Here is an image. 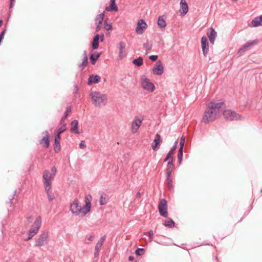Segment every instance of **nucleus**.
<instances>
[{
  "instance_id": "obj_1",
  "label": "nucleus",
  "mask_w": 262,
  "mask_h": 262,
  "mask_svg": "<svg viewBox=\"0 0 262 262\" xmlns=\"http://www.w3.org/2000/svg\"><path fill=\"white\" fill-rule=\"evenodd\" d=\"M226 108V105L224 101L219 102L210 101L204 113L202 121L205 124H208L214 121L219 115L220 111Z\"/></svg>"
},
{
  "instance_id": "obj_2",
  "label": "nucleus",
  "mask_w": 262,
  "mask_h": 262,
  "mask_svg": "<svg viewBox=\"0 0 262 262\" xmlns=\"http://www.w3.org/2000/svg\"><path fill=\"white\" fill-rule=\"evenodd\" d=\"M92 196L90 194L86 195L85 198V204L82 207L80 202L77 199H75L70 204V210L75 215L83 217L85 216L91 210L92 205L91 200Z\"/></svg>"
},
{
  "instance_id": "obj_3",
  "label": "nucleus",
  "mask_w": 262,
  "mask_h": 262,
  "mask_svg": "<svg viewBox=\"0 0 262 262\" xmlns=\"http://www.w3.org/2000/svg\"><path fill=\"white\" fill-rule=\"evenodd\" d=\"M51 171V173H50L49 170H45L42 176L43 186L49 201H52L55 199L54 194L50 191V190L52 187L51 181L54 179L57 173L56 167L54 166H52Z\"/></svg>"
},
{
  "instance_id": "obj_4",
  "label": "nucleus",
  "mask_w": 262,
  "mask_h": 262,
  "mask_svg": "<svg viewBox=\"0 0 262 262\" xmlns=\"http://www.w3.org/2000/svg\"><path fill=\"white\" fill-rule=\"evenodd\" d=\"M90 95L95 106L99 107L101 105H104L106 103L107 98L105 95L94 91L92 92Z\"/></svg>"
},
{
  "instance_id": "obj_5",
  "label": "nucleus",
  "mask_w": 262,
  "mask_h": 262,
  "mask_svg": "<svg viewBox=\"0 0 262 262\" xmlns=\"http://www.w3.org/2000/svg\"><path fill=\"white\" fill-rule=\"evenodd\" d=\"M223 114L225 119L227 121H239L244 119V117L240 114L237 113L235 111L231 109H224Z\"/></svg>"
},
{
  "instance_id": "obj_6",
  "label": "nucleus",
  "mask_w": 262,
  "mask_h": 262,
  "mask_svg": "<svg viewBox=\"0 0 262 262\" xmlns=\"http://www.w3.org/2000/svg\"><path fill=\"white\" fill-rule=\"evenodd\" d=\"M50 240L49 232L48 230L42 231L36 239L35 247H41L47 245Z\"/></svg>"
},
{
  "instance_id": "obj_7",
  "label": "nucleus",
  "mask_w": 262,
  "mask_h": 262,
  "mask_svg": "<svg viewBox=\"0 0 262 262\" xmlns=\"http://www.w3.org/2000/svg\"><path fill=\"white\" fill-rule=\"evenodd\" d=\"M141 84L142 88L148 92H152L155 89V85L145 76L142 77Z\"/></svg>"
},
{
  "instance_id": "obj_8",
  "label": "nucleus",
  "mask_w": 262,
  "mask_h": 262,
  "mask_svg": "<svg viewBox=\"0 0 262 262\" xmlns=\"http://www.w3.org/2000/svg\"><path fill=\"white\" fill-rule=\"evenodd\" d=\"M167 202L165 199L160 200L158 204V210L161 216L166 217L168 216Z\"/></svg>"
},
{
  "instance_id": "obj_9",
  "label": "nucleus",
  "mask_w": 262,
  "mask_h": 262,
  "mask_svg": "<svg viewBox=\"0 0 262 262\" xmlns=\"http://www.w3.org/2000/svg\"><path fill=\"white\" fill-rule=\"evenodd\" d=\"M104 39V34H96L93 39L92 42V47L93 50H96L99 47V42H103Z\"/></svg>"
},
{
  "instance_id": "obj_10",
  "label": "nucleus",
  "mask_w": 262,
  "mask_h": 262,
  "mask_svg": "<svg viewBox=\"0 0 262 262\" xmlns=\"http://www.w3.org/2000/svg\"><path fill=\"white\" fill-rule=\"evenodd\" d=\"M143 119H141L138 116L135 117L132 123V131L133 133H136L141 126Z\"/></svg>"
},
{
  "instance_id": "obj_11",
  "label": "nucleus",
  "mask_w": 262,
  "mask_h": 262,
  "mask_svg": "<svg viewBox=\"0 0 262 262\" xmlns=\"http://www.w3.org/2000/svg\"><path fill=\"white\" fill-rule=\"evenodd\" d=\"M201 47L203 55L206 57L209 51V43L207 37L205 36L201 38Z\"/></svg>"
},
{
  "instance_id": "obj_12",
  "label": "nucleus",
  "mask_w": 262,
  "mask_h": 262,
  "mask_svg": "<svg viewBox=\"0 0 262 262\" xmlns=\"http://www.w3.org/2000/svg\"><path fill=\"white\" fill-rule=\"evenodd\" d=\"M164 72V67L161 60H158L152 69V73L155 75H161Z\"/></svg>"
},
{
  "instance_id": "obj_13",
  "label": "nucleus",
  "mask_w": 262,
  "mask_h": 262,
  "mask_svg": "<svg viewBox=\"0 0 262 262\" xmlns=\"http://www.w3.org/2000/svg\"><path fill=\"white\" fill-rule=\"evenodd\" d=\"M147 27V24L143 19H140L137 23L136 31L137 34H141L144 32V29Z\"/></svg>"
},
{
  "instance_id": "obj_14",
  "label": "nucleus",
  "mask_w": 262,
  "mask_h": 262,
  "mask_svg": "<svg viewBox=\"0 0 262 262\" xmlns=\"http://www.w3.org/2000/svg\"><path fill=\"white\" fill-rule=\"evenodd\" d=\"M43 134L45 136L39 140V142L40 145H42L43 147L48 148L49 147L50 141H49V133L48 131L45 130Z\"/></svg>"
},
{
  "instance_id": "obj_15",
  "label": "nucleus",
  "mask_w": 262,
  "mask_h": 262,
  "mask_svg": "<svg viewBox=\"0 0 262 262\" xmlns=\"http://www.w3.org/2000/svg\"><path fill=\"white\" fill-rule=\"evenodd\" d=\"M162 142L161 136L159 134H157L155 136V139L152 143L151 147L154 150L159 148L160 144Z\"/></svg>"
},
{
  "instance_id": "obj_16",
  "label": "nucleus",
  "mask_w": 262,
  "mask_h": 262,
  "mask_svg": "<svg viewBox=\"0 0 262 262\" xmlns=\"http://www.w3.org/2000/svg\"><path fill=\"white\" fill-rule=\"evenodd\" d=\"M106 236L104 235L102 236L100 239L98 241L97 243L96 244L95 248V252L94 255L95 257H97L99 255V253L100 251V249L103 245L104 241L105 240Z\"/></svg>"
},
{
  "instance_id": "obj_17",
  "label": "nucleus",
  "mask_w": 262,
  "mask_h": 262,
  "mask_svg": "<svg viewBox=\"0 0 262 262\" xmlns=\"http://www.w3.org/2000/svg\"><path fill=\"white\" fill-rule=\"evenodd\" d=\"M257 40H253L245 43L242 47L239 49L238 53H243L245 52L248 48L256 43Z\"/></svg>"
},
{
  "instance_id": "obj_18",
  "label": "nucleus",
  "mask_w": 262,
  "mask_h": 262,
  "mask_svg": "<svg viewBox=\"0 0 262 262\" xmlns=\"http://www.w3.org/2000/svg\"><path fill=\"white\" fill-rule=\"evenodd\" d=\"M178 142V140H177L174 142L173 145L170 148V149L169 150L168 152L167 153V155L166 156L165 158H164V162H166L168 160L172 159H171L172 158V160H173V157L172 155L174 154V151L177 148Z\"/></svg>"
},
{
  "instance_id": "obj_19",
  "label": "nucleus",
  "mask_w": 262,
  "mask_h": 262,
  "mask_svg": "<svg viewBox=\"0 0 262 262\" xmlns=\"http://www.w3.org/2000/svg\"><path fill=\"white\" fill-rule=\"evenodd\" d=\"M100 81V77L98 75H93L92 74L90 75L88 80L87 82V84L90 85L93 83H98Z\"/></svg>"
},
{
  "instance_id": "obj_20",
  "label": "nucleus",
  "mask_w": 262,
  "mask_h": 262,
  "mask_svg": "<svg viewBox=\"0 0 262 262\" xmlns=\"http://www.w3.org/2000/svg\"><path fill=\"white\" fill-rule=\"evenodd\" d=\"M172 159V158H171ZM172 159L168 160V163L165 169V173L166 174V177H170L172 171L173 169V164Z\"/></svg>"
},
{
  "instance_id": "obj_21",
  "label": "nucleus",
  "mask_w": 262,
  "mask_h": 262,
  "mask_svg": "<svg viewBox=\"0 0 262 262\" xmlns=\"http://www.w3.org/2000/svg\"><path fill=\"white\" fill-rule=\"evenodd\" d=\"M207 35L209 38L210 43L213 45L215 39L217 36V33L215 30L213 28H211L210 29V31L207 32Z\"/></svg>"
},
{
  "instance_id": "obj_22",
  "label": "nucleus",
  "mask_w": 262,
  "mask_h": 262,
  "mask_svg": "<svg viewBox=\"0 0 262 262\" xmlns=\"http://www.w3.org/2000/svg\"><path fill=\"white\" fill-rule=\"evenodd\" d=\"M180 8L181 9V14L182 15H186L188 11V6L185 0H181Z\"/></svg>"
},
{
  "instance_id": "obj_23",
  "label": "nucleus",
  "mask_w": 262,
  "mask_h": 262,
  "mask_svg": "<svg viewBox=\"0 0 262 262\" xmlns=\"http://www.w3.org/2000/svg\"><path fill=\"white\" fill-rule=\"evenodd\" d=\"M125 48V43L123 41H120L119 43V55L118 57L121 59L125 56L124 49Z\"/></svg>"
},
{
  "instance_id": "obj_24",
  "label": "nucleus",
  "mask_w": 262,
  "mask_h": 262,
  "mask_svg": "<svg viewBox=\"0 0 262 262\" xmlns=\"http://www.w3.org/2000/svg\"><path fill=\"white\" fill-rule=\"evenodd\" d=\"M61 137L58 135H55L54 138V151L55 152H58L61 149L60 141Z\"/></svg>"
},
{
  "instance_id": "obj_25",
  "label": "nucleus",
  "mask_w": 262,
  "mask_h": 262,
  "mask_svg": "<svg viewBox=\"0 0 262 262\" xmlns=\"http://www.w3.org/2000/svg\"><path fill=\"white\" fill-rule=\"evenodd\" d=\"M251 24L253 27L262 26V15L256 17L251 21Z\"/></svg>"
},
{
  "instance_id": "obj_26",
  "label": "nucleus",
  "mask_w": 262,
  "mask_h": 262,
  "mask_svg": "<svg viewBox=\"0 0 262 262\" xmlns=\"http://www.w3.org/2000/svg\"><path fill=\"white\" fill-rule=\"evenodd\" d=\"M78 122L77 120H74L71 122V132L73 133L79 134L80 132L78 130Z\"/></svg>"
},
{
  "instance_id": "obj_27",
  "label": "nucleus",
  "mask_w": 262,
  "mask_h": 262,
  "mask_svg": "<svg viewBox=\"0 0 262 262\" xmlns=\"http://www.w3.org/2000/svg\"><path fill=\"white\" fill-rule=\"evenodd\" d=\"M41 217L40 216H38L36 218L31 228H34V229H35L36 230L38 231L39 228L41 227Z\"/></svg>"
},
{
  "instance_id": "obj_28",
  "label": "nucleus",
  "mask_w": 262,
  "mask_h": 262,
  "mask_svg": "<svg viewBox=\"0 0 262 262\" xmlns=\"http://www.w3.org/2000/svg\"><path fill=\"white\" fill-rule=\"evenodd\" d=\"M100 54L97 52H94L90 55V60L92 64H95L96 61L100 57Z\"/></svg>"
},
{
  "instance_id": "obj_29",
  "label": "nucleus",
  "mask_w": 262,
  "mask_h": 262,
  "mask_svg": "<svg viewBox=\"0 0 262 262\" xmlns=\"http://www.w3.org/2000/svg\"><path fill=\"white\" fill-rule=\"evenodd\" d=\"M164 16H160L158 18L157 24L158 26L162 29H165L166 26V23L164 18Z\"/></svg>"
},
{
  "instance_id": "obj_30",
  "label": "nucleus",
  "mask_w": 262,
  "mask_h": 262,
  "mask_svg": "<svg viewBox=\"0 0 262 262\" xmlns=\"http://www.w3.org/2000/svg\"><path fill=\"white\" fill-rule=\"evenodd\" d=\"M108 196L106 194L103 193L101 195L100 200H99V203L101 206H103L108 202Z\"/></svg>"
},
{
  "instance_id": "obj_31",
  "label": "nucleus",
  "mask_w": 262,
  "mask_h": 262,
  "mask_svg": "<svg viewBox=\"0 0 262 262\" xmlns=\"http://www.w3.org/2000/svg\"><path fill=\"white\" fill-rule=\"evenodd\" d=\"M175 223L174 221L170 218H168L167 221L164 223V225L169 228H173L174 227Z\"/></svg>"
},
{
  "instance_id": "obj_32",
  "label": "nucleus",
  "mask_w": 262,
  "mask_h": 262,
  "mask_svg": "<svg viewBox=\"0 0 262 262\" xmlns=\"http://www.w3.org/2000/svg\"><path fill=\"white\" fill-rule=\"evenodd\" d=\"M132 62L136 67H140L143 64V59L142 57H139L137 58L134 59Z\"/></svg>"
},
{
  "instance_id": "obj_33",
  "label": "nucleus",
  "mask_w": 262,
  "mask_h": 262,
  "mask_svg": "<svg viewBox=\"0 0 262 262\" xmlns=\"http://www.w3.org/2000/svg\"><path fill=\"white\" fill-rule=\"evenodd\" d=\"M37 232L38 231L34 228H31L29 231L28 237L25 239V241H26L31 239Z\"/></svg>"
},
{
  "instance_id": "obj_34",
  "label": "nucleus",
  "mask_w": 262,
  "mask_h": 262,
  "mask_svg": "<svg viewBox=\"0 0 262 262\" xmlns=\"http://www.w3.org/2000/svg\"><path fill=\"white\" fill-rule=\"evenodd\" d=\"M105 10L107 11L116 12L118 10V8L116 6V3H110V6L105 8Z\"/></svg>"
},
{
  "instance_id": "obj_35",
  "label": "nucleus",
  "mask_w": 262,
  "mask_h": 262,
  "mask_svg": "<svg viewBox=\"0 0 262 262\" xmlns=\"http://www.w3.org/2000/svg\"><path fill=\"white\" fill-rule=\"evenodd\" d=\"M104 18V12L98 14L95 19L96 23H99V24H102Z\"/></svg>"
},
{
  "instance_id": "obj_36",
  "label": "nucleus",
  "mask_w": 262,
  "mask_h": 262,
  "mask_svg": "<svg viewBox=\"0 0 262 262\" xmlns=\"http://www.w3.org/2000/svg\"><path fill=\"white\" fill-rule=\"evenodd\" d=\"M143 48L146 49L147 51H150L152 47V43L151 41L147 40L145 43H144Z\"/></svg>"
},
{
  "instance_id": "obj_37",
  "label": "nucleus",
  "mask_w": 262,
  "mask_h": 262,
  "mask_svg": "<svg viewBox=\"0 0 262 262\" xmlns=\"http://www.w3.org/2000/svg\"><path fill=\"white\" fill-rule=\"evenodd\" d=\"M66 126L67 124H64L60 127H59L57 130V133L56 135H58V136H60V135L66 130Z\"/></svg>"
},
{
  "instance_id": "obj_38",
  "label": "nucleus",
  "mask_w": 262,
  "mask_h": 262,
  "mask_svg": "<svg viewBox=\"0 0 262 262\" xmlns=\"http://www.w3.org/2000/svg\"><path fill=\"white\" fill-rule=\"evenodd\" d=\"M167 181V185L168 187V189L170 191H172L173 190V187L172 184V180L170 178V177H166V178Z\"/></svg>"
},
{
  "instance_id": "obj_39",
  "label": "nucleus",
  "mask_w": 262,
  "mask_h": 262,
  "mask_svg": "<svg viewBox=\"0 0 262 262\" xmlns=\"http://www.w3.org/2000/svg\"><path fill=\"white\" fill-rule=\"evenodd\" d=\"M183 149H179L178 153V158L179 160V164H181L183 160Z\"/></svg>"
},
{
  "instance_id": "obj_40",
  "label": "nucleus",
  "mask_w": 262,
  "mask_h": 262,
  "mask_svg": "<svg viewBox=\"0 0 262 262\" xmlns=\"http://www.w3.org/2000/svg\"><path fill=\"white\" fill-rule=\"evenodd\" d=\"M104 28L107 31H109L112 29V25L111 24L108 23L107 20H105L104 21Z\"/></svg>"
},
{
  "instance_id": "obj_41",
  "label": "nucleus",
  "mask_w": 262,
  "mask_h": 262,
  "mask_svg": "<svg viewBox=\"0 0 262 262\" xmlns=\"http://www.w3.org/2000/svg\"><path fill=\"white\" fill-rule=\"evenodd\" d=\"M144 252L145 250L144 248H137L135 250V253L137 255L140 256L143 255L144 253Z\"/></svg>"
},
{
  "instance_id": "obj_42",
  "label": "nucleus",
  "mask_w": 262,
  "mask_h": 262,
  "mask_svg": "<svg viewBox=\"0 0 262 262\" xmlns=\"http://www.w3.org/2000/svg\"><path fill=\"white\" fill-rule=\"evenodd\" d=\"M185 137L183 136H182L180 138L179 149H183L184 145L185 144Z\"/></svg>"
},
{
  "instance_id": "obj_43",
  "label": "nucleus",
  "mask_w": 262,
  "mask_h": 262,
  "mask_svg": "<svg viewBox=\"0 0 262 262\" xmlns=\"http://www.w3.org/2000/svg\"><path fill=\"white\" fill-rule=\"evenodd\" d=\"M88 63V57L83 58L82 62L79 65V67L86 66Z\"/></svg>"
},
{
  "instance_id": "obj_44",
  "label": "nucleus",
  "mask_w": 262,
  "mask_h": 262,
  "mask_svg": "<svg viewBox=\"0 0 262 262\" xmlns=\"http://www.w3.org/2000/svg\"><path fill=\"white\" fill-rule=\"evenodd\" d=\"M153 241V231L150 230L148 231V241L151 242Z\"/></svg>"
},
{
  "instance_id": "obj_45",
  "label": "nucleus",
  "mask_w": 262,
  "mask_h": 262,
  "mask_svg": "<svg viewBox=\"0 0 262 262\" xmlns=\"http://www.w3.org/2000/svg\"><path fill=\"white\" fill-rule=\"evenodd\" d=\"M67 117L66 116H63L61 118V120L60 121V124L61 125H63L64 124H66L64 123L66 119H67Z\"/></svg>"
},
{
  "instance_id": "obj_46",
  "label": "nucleus",
  "mask_w": 262,
  "mask_h": 262,
  "mask_svg": "<svg viewBox=\"0 0 262 262\" xmlns=\"http://www.w3.org/2000/svg\"><path fill=\"white\" fill-rule=\"evenodd\" d=\"M158 57L157 55H151L149 57V59L152 61H155L158 59Z\"/></svg>"
},
{
  "instance_id": "obj_47",
  "label": "nucleus",
  "mask_w": 262,
  "mask_h": 262,
  "mask_svg": "<svg viewBox=\"0 0 262 262\" xmlns=\"http://www.w3.org/2000/svg\"><path fill=\"white\" fill-rule=\"evenodd\" d=\"M79 147L81 149H84L86 147V145L84 141H81L79 144Z\"/></svg>"
},
{
  "instance_id": "obj_48",
  "label": "nucleus",
  "mask_w": 262,
  "mask_h": 262,
  "mask_svg": "<svg viewBox=\"0 0 262 262\" xmlns=\"http://www.w3.org/2000/svg\"><path fill=\"white\" fill-rule=\"evenodd\" d=\"M71 112V107L70 106V107H67V109H66V111L65 112L64 116H66L67 117H68V116L69 115V113Z\"/></svg>"
},
{
  "instance_id": "obj_49",
  "label": "nucleus",
  "mask_w": 262,
  "mask_h": 262,
  "mask_svg": "<svg viewBox=\"0 0 262 262\" xmlns=\"http://www.w3.org/2000/svg\"><path fill=\"white\" fill-rule=\"evenodd\" d=\"M5 32H6V30H4L1 32V34H0V41H2L3 39H4Z\"/></svg>"
},
{
  "instance_id": "obj_50",
  "label": "nucleus",
  "mask_w": 262,
  "mask_h": 262,
  "mask_svg": "<svg viewBox=\"0 0 262 262\" xmlns=\"http://www.w3.org/2000/svg\"><path fill=\"white\" fill-rule=\"evenodd\" d=\"M10 3L9 9H11L13 8V7L14 5V3L15 2V0H10Z\"/></svg>"
},
{
  "instance_id": "obj_51",
  "label": "nucleus",
  "mask_w": 262,
  "mask_h": 262,
  "mask_svg": "<svg viewBox=\"0 0 262 262\" xmlns=\"http://www.w3.org/2000/svg\"><path fill=\"white\" fill-rule=\"evenodd\" d=\"M96 31H99L100 30V28L101 27V24H99V23H96Z\"/></svg>"
},
{
  "instance_id": "obj_52",
  "label": "nucleus",
  "mask_w": 262,
  "mask_h": 262,
  "mask_svg": "<svg viewBox=\"0 0 262 262\" xmlns=\"http://www.w3.org/2000/svg\"><path fill=\"white\" fill-rule=\"evenodd\" d=\"M16 190H15L13 192L12 198L10 199V202H9L10 203L12 204V200H13L14 196L16 195Z\"/></svg>"
},
{
  "instance_id": "obj_53",
  "label": "nucleus",
  "mask_w": 262,
  "mask_h": 262,
  "mask_svg": "<svg viewBox=\"0 0 262 262\" xmlns=\"http://www.w3.org/2000/svg\"><path fill=\"white\" fill-rule=\"evenodd\" d=\"M78 93V88L76 84L74 85V93L77 94Z\"/></svg>"
},
{
  "instance_id": "obj_54",
  "label": "nucleus",
  "mask_w": 262,
  "mask_h": 262,
  "mask_svg": "<svg viewBox=\"0 0 262 262\" xmlns=\"http://www.w3.org/2000/svg\"><path fill=\"white\" fill-rule=\"evenodd\" d=\"M83 58H85V57H88L86 51H84L83 53Z\"/></svg>"
},
{
  "instance_id": "obj_55",
  "label": "nucleus",
  "mask_w": 262,
  "mask_h": 262,
  "mask_svg": "<svg viewBox=\"0 0 262 262\" xmlns=\"http://www.w3.org/2000/svg\"><path fill=\"white\" fill-rule=\"evenodd\" d=\"M93 238H94V236H93V235H91V236H90L87 238V239H88V241H92Z\"/></svg>"
},
{
  "instance_id": "obj_56",
  "label": "nucleus",
  "mask_w": 262,
  "mask_h": 262,
  "mask_svg": "<svg viewBox=\"0 0 262 262\" xmlns=\"http://www.w3.org/2000/svg\"><path fill=\"white\" fill-rule=\"evenodd\" d=\"M134 259V257L133 256H129L128 257L129 261H133Z\"/></svg>"
},
{
  "instance_id": "obj_57",
  "label": "nucleus",
  "mask_w": 262,
  "mask_h": 262,
  "mask_svg": "<svg viewBox=\"0 0 262 262\" xmlns=\"http://www.w3.org/2000/svg\"><path fill=\"white\" fill-rule=\"evenodd\" d=\"M141 193L139 191H138V192H137V193L136 194V197L140 198L141 196Z\"/></svg>"
},
{
  "instance_id": "obj_58",
  "label": "nucleus",
  "mask_w": 262,
  "mask_h": 262,
  "mask_svg": "<svg viewBox=\"0 0 262 262\" xmlns=\"http://www.w3.org/2000/svg\"><path fill=\"white\" fill-rule=\"evenodd\" d=\"M111 3H116V0H111Z\"/></svg>"
},
{
  "instance_id": "obj_59",
  "label": "nucleus",
  "mask_w": 262,
  "mask_h": 262,
  "mask_svg": "<svg viewBox=\"0 0 262 262\" xmlns=\"http://www.w3.org/2000/svg\"><path fill=\"white\" fill-rule=\"evenodd\" d=\"M3 20H0V27L2 26V24H3Z\"/></svg>"
}]
</instances>
